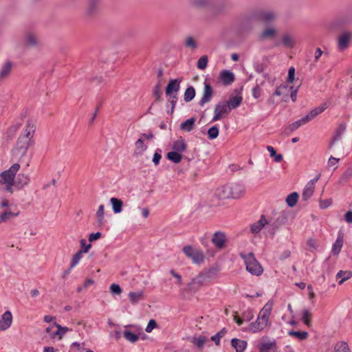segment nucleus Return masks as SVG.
<instances>
[{
    "mask_svg": "<svg viewBox=\"0 0 352 352\" xmlns=\"http://www.w3.org/2000/svg\"><path fill=\"white\" fill-rule=\"evenodd\" d=\"M351 178H352V167L348 168L339 179V183L342 185L345 184Z\"/></svg>",
    "mask_w": 352,
    "mask_h": 352,
    "instance_id": "nucleus-37",
    "label": "nucleus"
},
{
    "mask_svg": "<svg viewBox=\"0 0 352 352\" xmlns=\"http://www.w3.org/2000/svg\"><path fill=\"white\" fill-rule=\"evenodd\" d=\"M110 292L112 294L120 295L122 293V289L119 285L113 283L110 286Z\"/></svg>",
    "mask_w": 352,
    "mask_h": 352,
    "instance_id": "nucleus-61",
    "label": "nucleus"
},
{
    "mask_svg": "<svg viewBox=\"0 0 352 352\" xmlns=\"http://www.w3.org/2000/svg\"><path fill=\"white\" fill-rule=\"evenodd\" d=\"M212 93L213 91L210 85L205 82L203 96L199 102L201 107H204L206 103L210 102L212 96Z\"/></svg>",
    "mask_w": 352,
    "mask_h": 352,
    "instance_id": "nucleus-16",
    "label": "nucleus"
},
{
    "mask_svg": "<svg viewBox=\"0 0 352 352\" xmlns=\"http://www.w3.org/2000/svg\"><path fill=\"white\" fill-rule=\"evenodd\" d=\"M195 121L196 120L194 117L190 118V119L182 122L179 128L184 131L190 132L194 129Z\"/></svg>",
    "mask_w": 352,
    "mask_h": 352,
    "instance_id": "nucleus-28",
    "label": "nucleus"
},
{
    "mask_svg": "<svg viewBox=\"0 0 352 352\" xmlns=\"http://www.w3.org/2000/svg\"><path fill=\"white\" fill-rule=\"evenodd\" d=\"M221 269L219 265H212L209 268L205 269L203 272L205 274L206 278L209 280L211 278H214L217 277L218 273L220 272Z\"/></svg>",
    "mask_w": 352,
    "mask_h": 352,
    "instance_id": "nucleus-27",
    "label": "nucleus"
},
{
    "mask_svg": "<svg viewBox=\"0 0 352 352\" xmlns=\"http://www.w3.org/2000/svg\"><path fill=\"white\" fill-rule=\"evenodd\" d=\"M352 39V33L350 32H344L338 38V49L340 51H344L348 48L349 43Z\"/></svg>",
    "mask_w": 352,
    "mask_h": 352,
    "instance_id": "nucleus-14",
    "label": "nucleus"
},
{
    "mask_svg": "<svg viewBox=\"0 0 352 352\" xmlns=\"http://www.w3.org/2000/svg\"><path fill=\"white\" fill-rule=\"evenodd\" d=\"M336 352H350L349 346L345 342H340L336 344Z\"/></svg>",
    "mask_w": 352,
    "mask_h": 352,
    "instance_id": "nucleus-51",
    "label": "nucleus"
},
{
    "mask_svg": "<svg viewBox=\"0 0 352 352\" xmlns=\"http://www.w3.org/2000/svg\"><path fill=\"white\" fill-rule=\"evenodd\" d=\"M286 221V217L284 214L280 215L276 221H274L271 226L272 227L273 230V234L275 232V231L278 229V227L280 224L285 223Z\"/></svg>",
    "mask_w": 352,
    "mask_h": 352,
    "instance_id": "nucleus-48",
    "label": "nucleus"
},
{
    "mask_svg": "<svg viewBox=\"0 0 352 352\" xmlns=\"http://www.w3.org/2000/svg\"><path fill=\"white\" fill-rule=\"evenodd\" d=\"M35 130V124L30 120H28L25 133L19 136L14 150L16 155L23 157L26 155Z\"/></svg>",
    "mask_w": 352,
    "mask_h": 352,
    "instance_id": "nucleus-2",
    "label": "nucleus"
},
{
    "mask_svg": "<svg viewBox=\"0 0 352 352\" xmlns=\"http://www.w3.org/2000/svg\"><path fill=\"white\" fill-rule=\"evenodd\" d=\"M185 46L192 49H195L197 47V44L192 37L188 36L185 41Z\"/></svg>",
    "mask_w": 352,
    "mask_h": 352,
    "instance_id": "nucleus-59",
    "label": "nucleus"
},
{
    "mask_svg": "<svg viewBox=\"0 0 352 352\" xmlns=\"http://www.w3.org/2000/svg\"><path fill=\"white\" fill-rule=\"evenodd\" d=\"M208 281V280L206 278L205 274L201 272L197 276L192 280V281L188 284V287L190 291L196 292Z\"/></svg>",
    "mask_w": 352,
    "mask_h": 352,
    "instance_id": "nucleus-13",
    "label": "nucleus"
},
{
    "mask_svg": "<svg viewBox=\"0 0 352 352\" xmlns=\"http://www.w3.org/2000/svg\"><path fill=\"white\" fill-rule=\"evenodd\" d=\"M110 203L112 205V208L114 213L118 214L122 212L123 201L121 199L112 197L110 199Z\"/></svg>",
    "mask_w": 352,
    "mask_h": 352,
    "instance_id": "nucleus-29",
    "label": "nucleus"
},
{
    "mask_svg": "<svg viewBox=\"0 0 352 352\" xmlns=\"http://www.w3.org/2000/svg\"><path fill=\"white\" fill-rule=\"evenodd\" d=\"M135 150L134 155L138 156L142 155L143 153L146 150L147 146L144 144L142 138H139L135 143Z\"/></svg>",
    "mask_w": 352,
    "mask_h": 352,
    "instance_id": "nucleus-33",
    "label": "nucleus"
},
{
    "mask_svg": "<svg viewBox=\"0 0 352 352\" xmlns=\"http://www.w3.org/2000/svg\"><path fill=\"white\" fill-rule=\"evenodd\" d=\"M123 336L126 340L132 343L136 342L139 339V336L137 334L130 331H124L123 333Z\"/></svg>",
    "mask_w": 352,
    "mask_h": 352,
    "instance_id": "nucleus-45",
    "label": "nucleus"
},
{
    "mask_svg": "<svg viewBox=\"0 0 352 352\" xmlns=\"http://www.w3.org/2000/svg\"><path fill=\"white\" fill-rule=\"evenodd\" d=\"M245 269L251 274L256 276H260L263 272L262 265H245Z\"/></svg>",
    "mask_w": 352,
    "mask_h": 352,
    "instance_id": "nucleus-36",
    "label": "nucleus"
},
{
    "mask_svg": "<svg viewBox=\"0 0 352 352\" xmlns=\"http://www.w3.org/2000/svg\"><path fill=\"white\" fill-rule=\"evenodd\" d=\"M273 303L269 301L261 310L255 322L249 324L248 331L258 333L263 331L270 324L269 318L271 314Z\"/></svg>",
    "mask_w": 352,
    "mask_h": 352,
    "instance_id": "nucleus-4",
    "label": "nucleus"
},
{
    "mask_svg": "<svg viewBox=\"0 0 352 352\" xmlns=\"http://www.w3.org/2000/svg\"><path fill=\"white\" fill-rule=\"evenodd\" d=\"M182 81V78L170 80L165 90L166 95L177 94Z\"/></svg>",
    "mask_w": 352,
    "mask_h": 352,
    "instance_id": "nucleus-15",
    "label": "nucleus"
},
{
    "mask_svg": "<svg viewBox=\"0 0 352 352\" xmlns=\"http://www.w3.org/2000/svg\"><path fill=\"white\" fill-rule=\"evenodd\" d=\"M351 276H352V272L349 271V270H346V271L340 270L336 274V278L338 279H339V278L340 279L338 282L339 285H342L344 281H346V280L350 278Z\"/></svg>",
    "mask_w": 352,
    "mask_h": 352,
    "instance_id": "nucleus-34",
    "label": "nucleus"
},
{
    "mask_svg": "<svg viewBox=\"0 0 352 352\" xmlns=\"http://www.w3.org/2000/svg\"><path fill=\"white\" fill-rule=\"evenodd\" d=\"M243 319L245 321H250L254 318L252 311L248 309L242 314Z\"/></svg>",
    "mask_w": 352,
    "mask_h": 352,
    "instance_id": "nucleus-64",
    "label": "nucleus"
},
{
    "mask_svg": "<svg viewBox=\"0 0 352 352\" xmlns=\"http://www.w3.org/2000/svg\"><path fill=\"white\" fill-rule=\"evenodd\" d=\"M191 3L196 8H204L210 6L211 0H191Z\"/></svg>",
    "mask_w": 352,
    "mask_h": 352,
    "instance_id": "nucleus-41",
    "label": "nucleus"
},
{
    "mask_svg": "<svg viewBox=\"0 0 352 352\" xmlns=\"http://www.w3.org/2000/svg\"><path fill=\"white\" fill-rule=\"evenodd\" d=\"M212 244L218 250H223L226 247L227 236L224 232H215L211 239Z\"/></svg>",
    "mask_w": 352,
    "mask_h": 352,
    "instance_id": "nucleus-10",
    "label": "nucleus"
},
{
    "mask_svg": "<svg viewBox=\"0 0 352 352\" xmlns=\"http://www.w3.org/2000/svg\"><path fill=\"white\" fill-rule=\"evenodd\" d=\"M191 342L198 348H201L206 342V338L202 336H200L199 337H194L192 338Z\"/></svg>",
    "mask_w": 352,
    "mask_h": 352,
    "instance_id": "nucleus-54",
    "label": "nucleus"
},
{
    "mask_svg": "<svg viewBox=\"0 0 352 352\" xmlns=\"http://www.w3.org/2000/svg\"><path fill=\"white\" fill-rule=\"evenodd\" d=\"M319 204H320V207L322 209H326V208H327L329 206H330L331 205L332 199L331 198L327 199H324V200L320 199Z\"/></svg>",
    "mask_w": 352,
    "mask_h": 352,
    "instance_id": "nucleus-62",
    "label": "nucleus"
},
{
    "mask_svg": "<svg viewBox=\"0 0 352 352\" xmlns=\"http://www.w3.org/2000/svg\"><path fill=\"white\" fill-rule=\"evenodd\" d=\"M240 256L242 258L245 264H260L252 252L248 254L241 252Z\"/></svg>",
    "mask_w": 352,
    "mask_h": 352,
    "instance_id": "nucleus-32",
    "label": "nucleus"
},
{
    "mask_svg": "<svg viewBox=\"0 0 352 352\" xmlns=\"http://www.w3.org/2000/svg\"><path fill=\"white\" fill-rule=\"evenodd\" d=\"M166 157L168 160L175 164L179 163L182 159V156L181 155V154L175 151L168 152L166 155Z\"/></svg>",
    "mask_w": 352,
    "mask_h": 352,
    "instance_id": "nucleus-38",
    "label": "nucleus"
},
{
    "mask_svg": "<svg viewBox=\"0 0 352 352\" xmlns=\"http://www.w3.org/2000/svg\"><path fill=\"white\" fill-rule=\"evenodd\" d=\"M307 122L305 119L304 117H302L301 119L293 122L289 126V129L291 131H294L296 130L298 128H299L300 126L304 125L307 124Z\"/></svg>",
    "mask_w": 352,
    "mask_h": 352,
    "instance_id": "nucleus-52",
    "label": "nucleus"
},
{
    "mask_svg": "<svg viewBox=\"0 0 352 352\" xmlns=\"http://www.w3.org/2000/svg\"><path fill=\"white\" fill-rule=\"evenodd\" d=\"M337 25L347 26L352 24V9H348L342 12L336 19Z\"/></svg>",
    "mask_w": 352,
    "mask_h": 352,
    "instance_id": "nucleus-12",
    "label": "nucleus"
},
{
    "mask_svg": "<svg viewBox=\"0 0 352 352\" xmlns=\"http://www.w3.org/2000/svg\"><path fill=\"white\" fill-rule=\"evenodd\" d=\"M288 91V86L285 84H282L276 88L275 91L273 93L274 96H280L285 94Z\"/></svg>",
    "mask_w": 352,
    "mask_h": 352,
    "instance_id": "nucleus-56",
    "label": "nucleus"
},
{
    "mask_svg": "<svg viewBox=\"0 0 352 352\" xmlns=\"http://www.w3.org/2000/svg\"><path fill=\"white\" fill-rule=\"evenodd\" d=\"M311 314L307 309H305L303 311L302 320H303L304 323L309 327L311 325V321L309 320V318L311 317Z\"/></svg>",
    "mask_w": 352,
    "mask_h": 352,
    "instance_id": "nucleus-60",
    "label": "nucleus"
},
{
    "mask_svg": "<svg viewBox=\"0 0 352 352\" xmlns=\"http://www.w3.org/2000/svg\"><path fill=\"white\" fill-rule=\"evenodd\" d=\"M13 64L10 60H7L0 69V80L7 78L12 69Z\"/></svg>",
    "mask_w": 352,
    "mask_h": 352,
    "instance_id": "nucleus-23",
    "label": "nucleus"
},
{
    "mask_svg": "<svg viewBox=\"0 0 352 352\" xmlns=\"http://www.w3.org/2000/svg\"><path fill=\"white\" fill-rule=\"evenodd\" d=\"M208 61V59L207 56H202L201 57L199 58V59L197 61V67L199 69H205L207 67Z\"/></svg>",
    "mask_w": 352,
    "mask_h": 352,
    "instance_id": "nucleus-57",
    "label": "nucleus"
},
{
    "mask_svg": "<svg viewBox=\"0 0 352 352\" xmlns=\"http://www.w3.org/2000/svg\"><path fill=\"white\" fill-rule=\"evenodd\" d=\"M320 175L316 176L315 178L311 179L305 186L302 193V200L307 201H308L311 197L313 195V193L315 190V185L316 182L320 179Z\"/></svg>",
    "mask_w": 352,
    "mask_h": 352,
    "instance_id": "nucleus-11",
    "label": "nucleus"
},
{
    "mask_svg": "<svg viewBox=\"0 0 352 352\" xmlns=\"http://www.w3.org/2000/svg\"><path fill=\"white\" fill-rule=\"evenodd\" d=\"M327 108V104L325 103L321 104L319 107H317L310 111L307 116H304L306 121L309 122L312 120H314L316 116L322 113Z\"/></svg>",
    "mask_w": 352,
    "mask_h": 352,
    "instance_id": "nucleus-19",
    "label": "nucleus"
},
{
    "mask_svg": "<svg viewBox=\"0 0 352 352\" xmlns=\"http://www.w3.org/2000/svg\"><path fill=\"white\" fill-rule=\"evenodd\" d=\"M245 186L239 183H230L218 187L215 195L220 199H239L244 195Z\"/></svg>",
    "mask_w": 352,
    "mask_h": 352,
    "instance_id": "nucleus-3",
    "label": "nucleus"
},
{
    "mask_svg": "<svg viewBox=\"0 0 352 352\" xmlns=\"http://www.w3.org/2000/svg\"><path fill=\"white\" fill-rule=\"evenodd\" d=\"M24 41L28 46L35 47L38 45V36L34 32L28 31L25 35Z\"/></svg>",
    "mask_w": 352,
    "mask_h": 352,
    "instance_id": "nucleus-18",
    "label": "nucleus"
},
{
    "mask_svg": "<svg viewBox=\"0 0 352 352\" xmlns=\"http://www.w3.org/2000/svg\"><path fill=\"white\" fill-rule=\"evenodd\" d=\"M157 324L156 321L154 319H151L148 321V323L146 327L145 331L147 333H150L153 331V329H155L157 327Z\"/></svg>",
    "mask_w": 352,
    "mask_h": 352,
    "instance_id": "nucleus-63",
    "label": "nucleus"
},
{
    "mask_svg": "<svg viewBox=\"0 0 352 352\" xmlns=\"http://www.w3.org/2000/svg\"><path fill=\"white\" fill-rule=\"evenodd\" d=\"M298 199V194L296 192H294L289 194L286 198V202L287 205L290 207H294Z\"/></svg>",
    "mask_w": 352,
    "mask_h": 352,
    "instance_id": "nucleus-42",
    "label": "nucleus"
},
{
    "mask_svg": "<svg viewBox=\"0 0 352 352\" xmlns=\"http://www.w3.org/2000/svg\"><path fill=\"white\" fill-rule=\"evenodd\" d=\"M104 207L103 205H100L96 214L97 223L98 225H102L104 222Z\"/></svg>",
    "mask_w": 352,
    "mask_h": 352,
    "instance_id": "nucleus-44",
    "label": "nucleus"
},
{
    "mask_svg": "<svg viewBox=\"0 0 352 352\" xmlns=\"http://www.w3.org/2000/svg\"><path fill=\"white\" fill-rule=\"evenodd\" d=\"M231 109L229 107V104H227L226 100L221 101L218 102L214 109V116L212 119V121L215 122L220 120L224 116L229 114Z\"/></svg>",
    "mask_w": 352,
    "mask_h": 352,
    "instance_id": "nucleus-8",
    "label": "nucleus"
},
{
    "mask_svg": "<svg viewBox=\"0 0 352 352\" xmlns=\"http://www.w3.org/2000/svg\"><path fill=\"white\" fill-rule=\"evenodd\" d=\"M168 96V102L170 103L171 104V109L170 111H168V114H172L174 111L175 104L177 101V94H170V95H166Z\"/></svg>",
    "mask_w": 352,
    "mask_h": 352,
    "instance_id": "nucleus-47",
    "label": "nucleus"
},
{
    "mask_svg": "<svg viewBox=\"0 0 352 352\" xmlns=\"http://www.w3.org/2000/svg\"><path fill=\"white\" fill-rule=\"evenodd\" d=\"M19 168V164L16 163L14 164L9 169L3 171L1 173V175L3 177L2 179H3L5 184L4 190L10 193L13 192L15 175Z\"/></svg>",
    "mask_w": 352,
    "mask_h": 352,
    "instance_id": "nucleus-5",
    "label": "nucleus"
},
{
    "mask_svg": "<svg viewBox=\"0 0 352 352\" xmlns=\"http://www.w3.org/2000/svg\"><path fill=\"white\" fill-rule=\"evenodd\" d=\"M342 245H343V236L341 235H339L338 236L336 241H335V243L333 245L332 252L334 254H338L340 252Z\"/></svg>",
    "mask_w": 352,
    "mask_h": 352,
    "instance_id": "nucleus-39",
    "label": "nucleus"
},
{
    "mask_svg": "<svg viewBox=\"0 0 352 352\" xmlns=\"http://www.w3.org/2000/svg\"><path fill=\"white\" fill-rule=\"evenodd\" d=\"M220 79L223 85H229L234 81V75L228 70H223L220 74Z\"/></svg>",
    "mask_w": 352,
    "mask_h": 352,
    "instance_id": "nucleus-24",
    "label": "nucleus"
},
{
    "mask_svg": "<svg viewBox=\"0 0 352 352\" xmlns=\"http://www.w3.org/2000/svg\"><path fill=\"white\" fill-rule=\"evenodd\" d=\"M227 333V329L226 328H223L220 331L216 333L211 338V340L215 342L216 345H219L220 339L223 338L226 333Z\"/></svg>",
    "mask_w": 352,
    "mask_h": 352,
    "instance_id": "nucleus-50",
    "label": "nucleus"
},
{
    "mask_svg": "<svg viewBox=\"0 0 352 352\" xmlns=\"http://www.w3.org/2000/svg\"><path fill=\"white\" fill-rule=\"evenodd\" d=\"M247 344L246 341L238 338H233L231 340V345L235 349L236 352H244Z\"/></svg>",
    "mask_w": 352,
    "mask_h": 352,
    "instance_id": "nucleus-25",
    "label": "nucleus"
},
{
    "mask_svg": "<svg viewBox=\"0 0 352 352\" xmlns=\"http://www.w3.org/2000/svg\"><path fill=\"white\" fill-rule=\"evenodd\" d=\"M195 96V89L193 87H188L185 92L184 96V100L185 102H188L191 101Z\"/></svg>",
    "mask_w": 352,
    "mask_h": 352,
    "instance_id": "nucleus-40",
    "label": "nucleus"
},
{
    "mask_svg": "<svg viewBox=\"0 0 352 352\" xmlns=\"http://www.w3.org/2000/svg\"><path fill=\"white\" fill-rule=\"evenodd\" d=\"M160 86L161 85H160V80L159 82L155 85V89L153 90V95L155 98V102L160 101L161 99L162 93L160 90Z\"/></svg>",
    "mask_w": 352,
    "mask_h": 352,
    "instance_id": "nucleus-58",
    "label": "nucleus"
},
{
    "mask_svg": "<svg viewBox=\"0 0 352 352\" xmlns=\"http://www.w3.org/2000/svg\"><path fill=\"white\" fill-rule=\"evenodd\" d=\"M242 96H232L227 101V104H229L230 109H236L242 102Z\"/></svg>",
    "mask_w": 352,
    "mask_h": 352,
    "instance_id": "nucleus-30",
    "label": "nucleus"
},
{
    "mask_svg": "<svg viewBox=\"0 0 352 352\" xmlns=\"http://www.w3.org/2000/svg\"><path fill=\"white\" fill-rule=\"evenodd\" d=\"M283 45L287 48H292L294 46V41L289 34H284L282 38Z\"/></svg>",
    "mask_w": 352,
    "mask_h": 352,
    "instance_id": "nucleus-43",
    "label": "nucleus"
},
{
    "mask_svg": "<svg viewBox=\"0 0 352 352\" xmlns=\"http://www.w3.org/2000/svg\"><path fill=\"white\" fill-rule=\"evenodd\" d=\"M129 299L131 304L135 305L144 299V292L142 290L131 292L129 293Z\"/></svg>",
    "mask_w": 352,
    "mask_h": 352,
    "instance_id": "nucleus-26",
    "label": "nucleus"
},
{
    "mask_svg": "<svg viewBox=\"0 0 352 352\" xmlns=\"http://www.w3.org/2000/svg\"><path fill=\"white\" fill-rule=\"evenodd\" d=\"M12 316L10 311H6L3 313L0 318V331H5L8 329L12 324Z\"/></svg>",
    "mask_w": 352,
    "mask_h": 352,
    "instance_id": "nucleus-17",
    "label": "nucleus"
},
{
    "mask_svg": "<svg viewBox=\"0 0 352 352\" xmlns=\"http://www.w3.org/2000/svg\"><path fill=\"white\" fill-rule=\"evenodd\" d=\"M268 223V221L265 219V215H261V219L252 223L250 226L251 232L253 234H258L260 232V231L262 230V228Z\"/></svg>",
    "mask_w": 352,
    "mask_h": 352,
    "instance_id": "nucleus-21",
    "label": "nucleus"
},
{
    "mask_svg": "<svg viewBox=\"0 0 352 352\" xmlns=\"http://www.w3.org/2000/svg\"><path fill=\"white\" fill-rule=\"evenodd\" d=\"M101 0H87L85 15L87 18L96 16L100 11Z\"/></svg>",
    "mask_w": 352,
    "mask_h": 352,
    "instance_id": "nucleus-9",
    "label": "nucleus"
},
{
    "mask_svg": "<svg viewBox=\"0 0 352 352\" xmlns=\"http://www.w3.org/2000/svg\"><path fill=\"white\" fill-rule=\"evenodd\" d=\"M278 14L273 10H260L254 12L252 15L245 17L240 25V29L243 32H248L252 30V21L253 19L268 23L276 20Z\"/></svg>",
    "mask_w": 352,
    "mask_h": 352,
    "instance_id": "nucleus-1",
    "label": "nucleus"
},
{
    "mask_svg": "<svg viewBox=\"0 0 352 352\" xmlns=\"http://www.w3.org/2000/svg\"><path fill=\"white\" fill-rule=\"evenodd\" d=\"M29 176L23 173H20L18 175L16 179H14V186L16 187L18 189H21L24 186H27L29 184Z\"/></svg>",
    "mask_w": 352,
    "mask_h": 352,
    "instance_id": "nucleus-22",
    "label": "nucleus"
},
{
    "mask_svg": "<svg viewBox=\"0 0 352 352\" xmlns=\"http://www.w3.org/2000/svg\"><path fill=\"white\" fill-rule=\"evenodd\" d=\"M277 35V30L272 27H268L264 29L259 34L258 39L264 41L267 38H274Z\"/></svg>",
    "mask_w": 352,
    "mask_h": 352,
    "instance_id": "nucleus-20",
    "label": "nucleus"
},
{
    "mask_svg": "<svg viewBox=\"0 0 352 352\" xmlns=\"http://www.w3.org/2000/svg\"><path fill=\"white\" fill-rule=\"evenodd\" d=\"M219 133V128L217 125H215V126L210 127L208 129L207 135H208V138L210 140H214L218 137Z\"/></svg>",
    "mask_w": 352,
    "mask_h": 352,
    "instance_id": "nucleus-49",
    "label": "nucleus"
},
{
    "mask_svg": "<svg viewBox=\"0 0 352 352\" xmlns=\"http://www.w3.org/2000/svg\"><path fill=\"white\" fill-rule=\"evenodd\" d=\"M54 325L58 328V330L54 333V335L58 336L59 338H61L63 336L69 331V328L66 327H62L56 322L54 323Z\"/></svg>",
    "mask_w": 352,
    "mask_h": 352,
    "instance_id": "nucleus-53",
    "label": "nucleus"
},
{
    "mask_svg": "<svg viewBox=\"0 0 352 352\" xmlns=\"http://www.w3.org/2000/svg\"><path fill=\"white\" fill-rule=\"evenodd\" d=\"M289 335L294 336L298 338L299 340H305L307 338L308 333L306 331H289Z\"/></svg>",
    "mask_w": 352,
    "mask_h": 352,
    "instance_id": "nucleus-55",
    "label": "nucleus"
},
{
    "mask_svg": "<svg viewBox=\"0 0 352 352\" xmlns=\"http://www.w3.org/2000/svg\"><path fill=\"white\" fill-rule=\"evenodd\" d=\"M91 244L87 245L84 250H79L78 252H76L72 257L71 263L70 264H77L80 258H82V255L83 253H86L89 251V250L91 248Z\"/></svg>",
    "mask_w": 352,
    "mask_h": 352,
    "instance_id": "nucleus-35",
    "label": "nucleus"
},
{
    "mask_svg": "<svg viewBox=\"0 0 352 352\" xmlns=\"http://www.w3.org/2000/svg\"><path fill=\"white\" fill-rule=\"evenodd\" d=\"M186 148L187 144L185 142V140L182 138L173 142V149L176 152L182 153L186 149Z\"/></svg>",
    "mask_w": 352,
    "mask_h": 352,
    "instance_id": "nucleus-31",
    "label": "nucleus"
},
{
    "mask_svg": "<svg viewBox=\"0 0 352 352\" xmlns=\"http://www.w3.org/2000/svg\"><path fill=\"white\" fill-rule=\"evenodd\" d=\"M258 352H277L278 346L275 339L263 336L257 346Z\"/></svg>",
    "mask_w": 352,
    "mask_h": 352,
    "instance_id": "nucleus-7",
    "label": "nucleus"
},
{
    "mask_svg": "<svg viewBox=\"0 0 352 352\" xmlns=\"http://www.w3.org/2000/svg\"><path fill=\"white\" fill-rule=\"evenodd\" d=\"M267 150L269 151L270 156L274 157L276 162H280L283 160V155L276 154V150L272 146H267Z\"/></svg>",
    "mask_w": 352,
    "mask_h": 352,
    "instance_id": "nucleus-46",
    "label": "nucleus"
},
{
    "mask_svg": "<svg viewBox=\"0 0 352 352\" xmlns=\"http://www.w3.org/2000/svg\"><path fill=\"white\" fill-rule=\"evenodd\" d=\"M182 252L195 264L204 263L205 261V254L200 248L188 245L182 248Z\"/></svg>",
    "mask_w": 352,
    "mask_h": 352,
    "instance_id": "nucleus-6",
    "label": "nucleus"
}]
</instances>
